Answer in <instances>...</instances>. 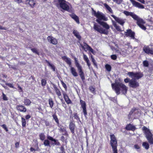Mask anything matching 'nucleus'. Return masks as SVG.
I'll use <instances>...</instances> for the list:
<instances>
[{"label":"nucleus","instance_id":"33","mask_svg":"<svg viewBox=\"0 0 153 153\" xmlns=\"http://www.w3.org/2000/svg\"><path fill=\"white\" fill-rule=\"evenodd\" d=\"M136 110V109L135 108H133L131 109V111L130 112L129 114H128V118L129 119H130V117L131 115L133 114V113Z\"/></svg>","mask_w":153,"mask_h":153},{"label":"nucleus","instance_id":"51","mask_svg":"<svg viewBox=\"0 0 153 153\" xmlns=\"http://www.w3.org/2000/svg\"><path fill=\"white\" fill-rule=\"evenodd\" d=\"M53 118L55 120V121L57 123H59V121L57 117L55 115L53 116Z\"/></svg>","mask_w":153,"mask_h":153},{"label":"nucleus","instance_id":"12","mask_svg":"<svg viewBox=\"0 0 153 153\" xmlns=\"http://www.w3.org/2000/svg\"><path fill=\"white\" fill-rule=\"evenodd\" d=\"M131 3H132L133 6L138 8L140 9L144 8V6L143 5H142L140 3L138 2H136L134 0H129Z\"/></svg>","mask_w":153,"mask_h":153},{"label":"nucleus","instance_id":"15","mask_svg":"<svg viewBox=\"0 0 153 153\" xmlns=\"http://www.w3.org/2000/svg\"><path fill=\"white\" fill-rule=\"evenodd\" d=\"M51 84H52L53 87L54 89V90L56 92V95L58 96V97H60L61 96V92L59 89L57 87L56 85L52 83H51Z\"/></svg>","mask_w":153,"mask_h":153},{"label":"nucleus","instance_id":"62","mask_svg":"<svg viewBox=\"0 0 153 153\" xmlns=\"http://www.w3.org/2000/svg\"><path fill=\"white\" fill-rule=\"evenodd\" d=\"M47 138L53 141L54 140H55V139H53L52 137H51V136H48L47 137Z\"/></svg>","mask_w":153,"mask_h":153},{"label":"nucleus","instance_id":"11","mask_svg":"<svg viewBox=\"0 0 153 153\" xmlns=\"http://www.w3.org/2000/svg\"><path fill=\"white\" fill-rule=\"evenodd\" d=\"M47 39L48 42L51 44L54 45H56L58 43L57 39L52 36H49L47 37Z\"/></svg>","mask_w":153,"mask_h":153},{"label":"nucleus","instance_id":"29","mask_svg":"<svg viewBox=\"0 0 153 153\" xmlns=\"http://www.w3.org/2000/svg\"><path fill=\"white\" fill-rule=\"evenodd\" d=\"M59 130L60 132H62L63 133H64L63 134L64 135H66L67 134V132L65 128L63 127H60L59 129Z\"/></svg>","mask_w":153,"mask_h":153},{"label":"nucleus","instance_id":"58","mask_svg":"<svg viewBox=\"0 0 153 153\" xmlns=\"http://www.w3.org/2000/svg\"><path fill=\"white\" fill-rule=\"evenodd\" d=\"M61 83L63 87L65 88L66 90L67 87L66 85L62 81L61 82Z\"/></svg>","mask_w":153,"mask_h":153},{"label":"nucleus","instance_id":"27","mask_svg":"<svg viewBox=\"0 0 153 153\" xmlns=\"http://www.w3.org/2000/svg\"><path fill=\"white\" fill-rule=\"evenodd\" d=\"M64 57L66 59L65 60L66 62L69 65L70 67H71V66H72L71 59L66 56H65Z\"/></svg>","mask_w":153,"mask_h":153},{"label":"nucleus","instance_id":"30","mask_svg":"<svg viewBox=\"0 0 153 153\" xmlns=\"http://www.w3.org/2000/svg\"><path fill=\"white\" fill-rule=\"evenodd\" d=\"M80 103L81 105V107L82 108H86V103L85 101L82 100H80Z\"/></svg>","mask_w":153,"mask_h":153},{"label":"nucleus","instance_id":"14","mask_svg":"<svg viewBox=\"0 0 153 153\" xmlns=\"http://www.w3.org/2000/svg\"><path fill=\"white\" fill-rule=\"evenodd\" d=\"M16 108L18 110L21 112H25L26 111L27 109L23 105H18L16 106Z\"/></svg>","mask_w":153,"mask_h":153},{"label":"nucleus","instance_id":"47","mask_svg":"<svg viewBox=\"0 0 153 153\" xmlns=\"http://www.w3.org/2000/svg\"><path fill=\"white\" fill-rule=\"evenodd\" d=\"M115 2L118 4H120L123 1V0H113Z\"/></svg>","mask_w":153,"mask_h":153},{"label":"nucleus","instance_id":"3","mask_svg":"<svg viewBox=\"0 0 153 153\" xmlns=\"http://www.w3.org/2000/svg\"><path fill=\"white\" fill-rule=\"evenodd\" d=\"M56 6L58 8L64 10L70 11L69 3L65 0H57Z\"/></svg>","mask_w":153,"mask_h":153},{"label":"nucleus","instance_id":"64","mask_svg":"<svg viewBox=\"0 0 153 153\" xmlns=\"http://www.w3.org/2000/svg\"><path fill=\"white\" fill-rule=\"evenodd\" d=\"M131 79H130L129 78H126V79H124V82L126 83H127V82H129V81Z\"/></svg>","mask_w":153,"mask_h":153},{"label":"nucleus","instance_id":"31","mask_svg":"<svg viewBox=\"0 0 153 153\" xmlns=\"http://www.w3.org/2000/svg\"><path fill=\"white\" fill-rule=\"evenodd\" d=\"M48 101L50 106L51 108H52L53 105V102L52 99L51 98L49 99Z\"/></svg>","mask_w":153,"mask_h":153},{"label":"nucleus","instance_id":"52","mask_svg":"<svg viewBox=\"0 0 153 153\" xmlns=\"http://www.w3.org/2000/svg\"><path fill=\"white\" fill-rule=\"evenodd\" d=\"M78 70L79 71V75L84 74L83 72L82 71V68Z\"/></svg>","mask_w":153,"mask_h":153},{"label":"nucleus","instance_id":"48","mask_svg":"<svg viewBox=\"0 0 153 153\" xmlns=\"http://www.w3.org/2000/svg\"><path fill=\"white\" fill-rule=\"evenodd\" d=\"M3 99L4 100H7L8 99L6 95H5L3 93H2Z\"/></svg>","mask_w":153,"mask_h":153},{"label":"nucleus","instance_id":"24","mask_svg":"<svg viewBox=\"0 0 153 153\" xmlns=\"http://www.w3.org/2000/svg\"><path fill=\"white\" fill-rule=\"evenodd\" d=\"M73 33L77 38L80 39L81 38V36H80L79 32L76 30H74L73 31Z\"/></svg>","mask_w":153,"mask_h":153},{"label":"nucleus","instance_id":"35","mask_svg":"<svg viewBox=\"0 0 153 153\" xmlns=\"http://www.w3.org/2000/svg\"><path fill=\"white\" fill-rule=\"evenodd\" d=\"M43 144L45 146H50V142L48 140H44Z\"/></svg>","mask_w":153,"mask_h":153},{"label":"nucleus","instance_id":"39","mask_svg":"<svg viewBox=\"0 0 153 153\" xmlns=\"http://www.w3.org/2000/svg\"><path fill=\"white\" fill-rule=\"evenodd\" d=\"M84 45H81V47L84 49V50L86 51L85 50V49H88L87 46H89L87 44L85 43L84 42Z\"/></svg>","mask_w":153,"mask_h":153},{"label":"nucleus","instance_id":"1","mask_svg":"<svg viewBox=\"0 0 153 153\" xmlns=\"http://www.w3.org/2000/svg\"><path fill=\"white\" fill-rule=\"evenodd\" d=\"M117 81V80H115V83L111 84L112 89L117 95L119 94L120 91L123 94H125L127 91V87L122 83L118 82Z\"/></svg>","mask_w":153,"mask_h":153},{"label":"nucleus","instance_id":"60","mask_svg":"<svg viewBox=\"0 0 153 153\" xmlns=\"http://www.w3.org/2000/svg\"><path fill=\"white\" fill-rule=\"evenodd\" d=\"M6 84L10 88H14V87L13 86L12 84H11V83H6Z\"/></svg>","mask_w":153,"mask_h":153},{"label":"nucleus","instance_id":"38","mask_svg":"<svg viewBox=\"0 0 153 153\" xmlns=\"http://www.w3.org/2000/svg\"><path fill=\"white\" fill-rule=\"evenodd\" d=\"M47 63L48 64V65L50 66L51 68L53 70V71H55V68L54 65L51 64L48 61H47Z\"/></svg>","mask_w":153,"mask_h":153},{"label":"nucleus","instance_id":"42","mask_svg":"<svg viewBox=\"0 0 153 153\" xmlns=\"http://www.w3.org/2000/svg\"><path fill=\"white\" fill-rule=\"evenodd\" d=\"M105 67L108 71H111V67L110 65L106 64L105 66Z\"/></svg>","mask_w":153,"mask_h":153},{"label":"nucleus","instance_id":"10","mask_svg":"<svg viewBox=\"0 0 153 153\" xmlns=\"http://www.w3.org/2000/svg\"><path fill=\"white\" fill-rule=\"evenodd\" d=\"M111 16L115 19V20L118 23L120 24L122 26H123L124 23L126 21V19L116 17L114 15H111Z\"/></svg>","mask_w":153,"mask_h":153},{"label":"nucleus","instance_id":"23","mask_svg":"<svg viewBox=\"0 0 153 153\" xmlns=\"http://www.w3.org/2000/svg\"><path fill=\"white\" fill-rule=\"evenodd\" d=\"M126 128L127 130H133L134 131L135 130V126H133L132 125L129 124L126 126Z\"/></svg>","mask_w":153,"mask_h":153},{"label":"nucleus","instance_id":"19","mask_svg":"<svg viewBox=\"0 0 153 153\" xmlns=\"http://www.w3.org/2000/svg\"><path fill=\"white\" fill-rule=\"evenodd\" d=\"M112 22L113 25L117 31H122L120 27L118 26L116 23L113 20H112Z\"/></svg>","mask_w":153,"mask_h":153},{"label":"nucleus","instance_id":"8","mask_svg":"<svg viewBox=\"0 0 153 153\" xmlns=\"http://www.w3.org/2000/svg\"><path fill=\"white\" fill-rule=\"evenodd\" d=\"M100 26L96 25L95 23H94V28L96 30L99 32L101 33H103L107 34L108 32L105 29H103V28L99 27Z\"/></svg>","mask_w":153,"mask_h":153},{"label":"nucleus","instance_id":"41","mask_svg":"<svg viewBox=\"0 0 153 153\" xmlns=\"http://www.w3.org/2000/svg\"><path fill=\"white\" fill-rule=\"evenodd\" d=\"M22 126L23 127H25L26 126V121L25 119L23 117L22 118Z\"/></svg>","mask_w":153,"mask_h":153},{"label":"nucleus","instance_id":"49","mask_svg":"<svg viewBox=\"0 0 153 153\" xmlns=\"http://www.w3.org/2000/svg\"><path fill=\"white\" fill-rule=\"evenodd\" d=\"M76 66L77 67L78 70L82 68V66L80 65L79 63L75 64Z\"/></svg>","mask_w":153,"mask_h":153},{"label":"nucleus","instance_id":"44","mask_svg":"<svg viewBox=\"0 0 153 153\" xmlns=\"http://www.w3.org/2000/svg\"><path fill=\"white\" fill-rule=\"evenodd\" d=\"M89 89L93 94L95 93V89L93 86H90L89 87Z\"/></svg>","mask_w":153,"mask_h":153},{"label":"nucleus","instance_id":"54","mask_svg":"<svg viewBox=\"0 0 153 153\" xmlns=\"http://www.w3.org/2000/svg\"><path fill=\"white\" fill-rule=\"evenodd\" d=\"M111 57L112 59L114 60H116L117 58V56L115 55H111Z\"/></svg>","mask_w":153,"mask_h":153},{"label":"nucleus","instance_id":"56","mask_svg":"<svg viewBox=\"0 0 153 153\" xmlns=\"http://www.w3.org/2000/svg\"><path fill=\"white\" fill-rule=\"evenodd\" d=\"M92 61L93 62L94 65L96 67H97V63L96 62V61L94 59H92Z\"/></svg>","mask_w":153,"mask_h":153},{"label":"nucleus","instance_id":"40","mask_svg":"<svg viewBox=\"0 0 153 153\" xmlns=\"http://www.w3.org/2000/svg\"><path fill=\"white\" fill-rule=\"evenodd\" d=\"M53 141L54 142V143H51L52 145H53L54 146V145H60V143L58 140L55 139V140H54Z\"/></svg>","mask_w":153,"mask_h":153},{"label":"nucleus","instance_id":"59","mask_svg":"<svg viewBox=\"0 0 153 153\" xmlns=\"http://www.w3.org/2000/svg\"><path fill=\"white\" fill-rule=\"evenodd\" d=\"M79 76L82 81H83L84 80H85V77L84 74L82 75H80Z\"/></svg>","mask_w":153,"mask_h":153},{"label":"nucleus","instance_id":"16","mask_svg":"<svg viewBox=\"0 0 153 153\" xmlns=\"http://www.w3.org/2000/svg\"><path fill=\"white\" fill-rule=\"evenodd\" d=\"M144 51L147 54L150 53L153 54V51L150 49L148 47H144L143 48Z\"/></svg>","mask_w":153,"mask_h":153},{"label":"nucleus","instance_id":"46","mask_svg":"<svg viewBox=\"0 0 153 153\" xmlns=\"http://www.w3.org/2000/svg\"><path fill=\"white\" fill-rule=\"evenodd\" d=\"M42 85L44 86L45 85L46 83V81L45 79H42L41 80Z\"/></svg>","mask_w":153,"mask_h":153},{"label":"nucleus","instance_id":"45","mask_svg":"<svg viewBox=\"0 0 153 153\" xmlns=\"http://www.w3.org/2000/svg\"><path fill=\"white\" fill-rule=\"evenodd\" d=\"M82 108L83 110V112L84 113V115L85 117H86V115H87V113L86 109V108Z\"/></svg>","mask_w":153,"mask_h":153},{"label":"nucleus","instance_id":"6","mask_svg":"<svg viewBox=\"0 0 153 153\" xmlns=\"http://www.w3.org/2000/svg\"><path fill=\"white\" fill-rule=\"evenodd\" d=\"M110 141L111 146L112 147L113 153H117V140L114 135H111Z\"/></svg>","mask_w":153,"mask_h":153},{"label":"nucleus","instance_id":"25","mask_svg":"<svg viewBox=\"0 0 153 153\" xmlns=\"http://www.w3.org/2000/svg\"><path fill=\"white\" fill-rule=\"evenodd\" d=\"M105 8L111 13H113V11L111 7H110L107 4L104 3L103 4Z\"/></svg>","mask_w":153,"mask_h":153},{"label":"nucleus","instance_id":"20","mask_svg":"<svg viewBox=\"0 0 153 153\" xmlns=\"http://www.w3.org/2000/svg\"><path fill=\"white\" fill-rule=\"evenodd\" d=\"M99 24L107 30H108L110 28L109 26L106 22H100Z\"/></svg>","mask_w":153,"mask_h":153},{"label":"nucleus","instance_id":"63","mask_svg":"<svg viewBox=\"0 0 153 153\" xmlns=\"http://www.w3.org/2000/svg\"><path fill=\"white\" fill-rule=\"evenodd\" d=\"M47 138L53 141L54 140H55V139H53L52 137H51V136H48L47 137Z\"/></svg>","mask_w":153,"mask_h":153},{"label":"nucleus","instance_id":"50","mask_svg":"<svg viewBox=\"0 0 153 153\" xmlns=\"http://www.w3.org/2000/svg\"><path fill=\"white\" fill-rule=\"evenodd\" d=\"M88 50H89L91 52L94 53L93 51L94 50L93 49L89 46H87Z\"/></svg>","mask_w":153,"mask_h":153},{"label":"nucleus","instance_id":"13","mask_svg":"<svg viewBox=\"0 0 153 153\" xmlns=\"http://www.w3.org/2000/svg\"><path fill=\"white\" fill-rule=\"evenodd\" d=\"M125 35L127 36H129L131 38V39H134L135 33L132 32L131 29H128L127 30V31L125 32Z\"/></svg>","mask_w":153,"mask_h":153},{"label":"nucleus","instance_id":"5","mask_svg":"<svg viewBox=\"0 0 153 153\" xmlns=\"http://www.w3.org/2000/svg\"><path fill=\"white\" fill-rule=\"evenodd\" d=\"M94 14V16H96L97 19L96 20V21L98 23L100 22H102L101 20L104 21H107L108 20V18L106 17L105 15L102 13L100 12L99 11L96 12L94 10L92 9Z\"/></svg>","mask_w":153,"mask_h":153},{"label":"nucleus","instance_id":"61","mask_svg":"<svg viewBox=\"0 0 153 153\" xmlns=\"http://www.w3.org/2000/svg\"><path fill=\"white\" fill-rule=\"evenodd\" d=\"M74 117L75 119H79V118L76 113L74 114Z\"/></svg>","mask_w":153,"mask_h":153},{"label":"nucleus","instance_id":"21","mask_svg":"<svg viewBox=\"0 0 153 153\" xmlns=\"http://www.w3.org/2000/svg\"><path fill=\"white\" fill-rule=\"evenodd\" d=\"M26 3L28 4L31 7H33L35 4V2L33 0H27L26 1Z\"/></svg>","mask_w":153,"mask_h":153},{"label":"nucleus","instance_id":"4","mask_svg":"<svg viewBox=\"0 0 153 153\" xmlns=\"http://www.w3.org/2000/svg\"><path fill=\"white\" fill-rule=\"evenodd\" d=\"M142 129L144 131L146 137L149 143L151 144H153V134L151 132L149 129L146 127H143Z\"/></svg>","mask_w":153,"mask_h":153},{"label":"nucleus","instance_id":"32","mask_svg":"<svg viewBox=\"0 0 153 153\" xmlns=\"http://www.w3.org/2000/svg\"><path fill=\"white\" fill-rule=\"evenodd\" d=\"M143 146L146 149H148L149 148V144L147 142H143Z\"/></svg>","mask_w":153,"mask_h":153},{"label":"nucleus","instance_id":"53","mask_svg":"<svg viewBox=\"0 0 153 153\" xmlns=\"http://www.w3.org/2000/svg\"><path fill=\"white\" fill-rule=\"evenodd\" d=\"M109 99L113 101L114 102H117V98L115 97H110L109 98Z\"/></svg>","mask_w":153,"mask_h":153},{"label":"nucleus","instance_id":"17","mask_svg":"<svg viewBox=\"0 0 153 153\" xmlns=\"http://www.w3.org/2000/svg\"><path fill=\"white\" fill-rule=\"evenodd\" d=\"M70 71L72 75L75 77L78 76V74L77 73L76 69L73 67L71 66Z\"/></svg>","mask_w":153,"mask_h":153},{"label":"nucleus","instance_id":"22","mask_svg":"<svg viewBox=\"0 0 153 153\" xmlns=\"http://www.w3.org/2000/svg\"><path fill=\"white\" fill-rule=\"evenodd\" d=\"M64 98L65 101L68 103L69 104L71 102V101L69 99L68 96L66 94L64 93L63 94Z\"/></svg>","mask_w":153,"mask_h":153},{"label":"nucleus","instance_id":"28","mask_svg":"<svg viewBox=\"0 0 153 153\" xmlns=\"http://www.w3.org/2000/svg\"><path fill=\"white\" fill-rule=\"evenodd\" d=\"M24 102L25 104L27 105H29L31 103L30 100L27 99H25L24 100Z\"/></svg>","mask_w":153,"mask_h":153},{"label":"nucleus","instance_id":"26","mask_svg":"<svg viewBox=\"0 0 153 153\" xmlns=\"http://www.w3.org/2000/svg\"><path fill=\"white\" fill-rule=\"evenodd\" d=\"M71 17L73 19H74L76 21V22L77 23L79 24V19L77 16H76L75 14H73L71 15Z\"/></svg>","mask_w":153,"mask_h":153},{"label":"nucleus","instance_id":"9","mask_svg":"<svg viewBox=\"0 0 153 153\" xmlns=\"http://www.w3.org/2000/svg\"><path fill=\"white\" fill-rule=\"evenodd\" d=\"M128 85L131 88H136L139 86V83L134 79H132L129 81Z\"/></svg>","mask_w":153,"mask_h":153},{"label":"nucleus","instance_id":"7","mask_svg":"<svg viewBox=\"0 0 153 153\" xmlns=\"http://www.w3.org/2000/svg\"><path fill=\"white\" fill-rule=\"evenodd\" d=\"M127 75L129 76L132 78V79H134L135 80L138 79L143 76V74L140 72L134 73L132 72H129L128 73Z\"/></svg>","mask_w":153,"mask_h":153},{"label":"nucleus","instance_id":"57","mask_svg":"<svg viewBox=\"0 0 153 153\" xmlns=\"http://www.w3.org/2000/svg\"><path fill=\"white\" fill-rule=\"evenodd\" d=\"M1 126L2 127V128L6 130V131H8V129L7 128L6 125L4 124H3Z\"/></svg>","mask_w":153,"mask_h":153},{"label":"nucleus","instance_id":"34","mask_svg":"<svg viewBox=\"0 0 153 153\" xmlns=\"http://www.w3.org/2000/svg\"><path fill=\"white\" fill-rule=\"evenodd\" d=\"M136 110V109L135 108H133L131 109V111L130 112L129 114H128V118L129 119H130V117L131 115L133 114V113Z\"/></svg>","mask_w":153,"mask_h":153},{"label":"nucleus","instance_id":"36","mask_svg":"<svg viewBox=\"0 0 153 153\" xmlns=\"http://www.w3.org/2000/svg\"><path fill=\"white\" fill-rule=\"evenodd\" d=\"M39 137L40 139L42 140H43L45 138V136L43 133H41L39 135Z\"/></svg>","mask_w":153,"mask_h":153},{"label":"nucleus","instance_id":"43","mask_svg":"<svg viewBox=\"0 0 153 153\" xmlns=\"http://www.w3.org/2000/svg\"><path fill=\"white\" fill-rule=\"evenodd\" d=\"M31 50L34 53H36L37 55H39V53L38 51L35 48H33L31 49Z\"/></svg>","mask_w":153,"mask_h":153},{"label":"nucleus","instance_id":"55","mask_svg":"<svg viewBox=\"0 0 153 153\" xmlns=\"http://www.w3.org/2000/svg\"><path fill=\"white\" fill-rule=\"evenodd\" d=\"M83 59L85 61H86L89 60V59H88L87 56L85 55V54H84L83 53Z\"/></svg>","mask_w":153,"mask_h":153},{"label":"nucleus","instance_id":"37","mask_svg":"<svg viewBox=\"0 0 153 153\" xmlns=\"http://www.w3.org/2000/svg\"><path fill=\"white\" fill-rule=\"evenodd\" d=\"M143 65L145 67H147L149 66V63L148 61L147 60H145L143 62Z\"/></svg>","mask_w":153,"mask_h":153},{"label":"nucleus","instance_id":"18","mask_svg":"<svg viewBox=\"0 0 153 153\" xmlns=\"http://www.w3.org/2000/svg\"><path fill=\"white\" fill-rule=\"evenodd\" d=\"M69 127L71 133L72 134H74V130L75 128V125L74 123L73 122H71L70 123Z\"/></svg>","mask_w":153,"mask_h":153},{"label":"nucleus","instance_id":"2","mask_svg":"<svg viewBox=\"0 0 153 153\" xmlns=\"http://www.w3.org/2000/svg\"><path fill=\"white\" fill-rule=\"evenodd\" d=\"M123 13L126 16H131L134 19L136 20L137 24L142 29L144 30L146 29V27L143 25L145 22L142 19L131 12L124 11Z\"/></svg>","mask_w":153,"mask_h":153}]
</instances>
